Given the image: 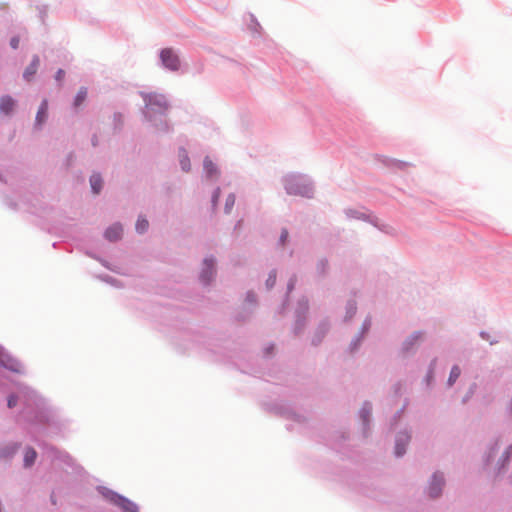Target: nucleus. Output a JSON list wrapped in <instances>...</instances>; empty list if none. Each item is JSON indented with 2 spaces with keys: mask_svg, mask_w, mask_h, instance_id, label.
<instances>
[{
  "mask_svg": "<svg viewBox=\"0 0 512 512\" xmlns=\"http://www.w3.org/2000/svg\"><path fill=\"white\" fill-rule=\"evenodd\" d=\"M276 282V274L271 273L266 281L268 287H273Z\"/></svg>",
  "mask_w": 512,
  "mask_h": 512,
  "instance_id": "obj_19",
  "label": "nucleus"
},
{
  "mask_svg": "<svg viewBox=\"0 0 512 512\" xmlns=\"http://www.w3.org/2000/svg\"><path fill=\"white\" fill-rule=\"evenodd\" d=\"M460 368L458 366H453L452 369H451V372H450V376H449V379H448V383L449 385H453L455 383V381L459 378L460 376Z\"/></svg>",
  "mask_w": 512,
  "mask_h": 512,
  "instance_id": "obj_15",
  "label": "nucleus"
},
{
  "mask_svg": "<svg viewBox=\"0 0 512 512\" xmlns=\"http://www.w3.org/2000/svg\"><path fill=\"white\" fill-rule=\"evenodd\" d=\"M86 97H87V89L81 88L75 97L74 106L76 108L79 107L85 101Z\"/></svg>",
  "mask_w": 512,
  "mask_h": 512,
  "instance_id": "obj_13",
  "label": "nucleus"
},
{
  "mask_svg": "<svg viewBox=\"0 0 512 512\" xmlns=\"http://www.w3.org/2000/svg\"><path fill=\"white\" fill-rule=\"evenodd\" d=\"M17 451V445L11 444L0 449V458L7 459Z\"/></svg>",
  "mask_w": 512,
  "mask_h": 512,
  "instance_id": "obj_12",
  "label": "nucleus"
},
{
  "mask_svg": "<svg viewBox=\"0 0 512 512\" xmlns=\"http://www.w3.org/2000/svg\"><path fill=\"white\" fill-rule=\"evenodd\" d=\"M10 45L13 49H17L18 48V45H19V38L18 37H13L10 41Z\"/></svg>",
  "mask_w": 512,
  "mask_h": 512,
  "instance_id": "obj_22",
  "label": "nucleus"
},
{
  "mask_svg": "<svg viewBox=\"0 0 512 512\" xmlns=\"http://www.w3.org/2000/svg\"><path fill=\"white\" fill-rule=\"evenodd\" d=\"M163 65L170 70H178L180 66V60L178 55L170 48H165L160 54Z\"/></svg>",
  "mask_w": 512,
  "mask_h": 512,
  "instance_id": "obj_1",
  "label": "nucleus"
},
{
  "mask_svg": "<svg viewBox=\"0 0 512 512\" xmlns=\"http://www.w3.org/2000/svg\"><path fill=\"white\" fill-rule=\"evenodd\" d=\"M511 452H512V446H509V447L506 449L505 453H504V455H505V460H506V461H507V460H509L510 455H511Z\"/></svg>",
  "mask_w": 512,
  "mask_h": 512,
  "instance_id": "obj_24",
  "label": "nucleus"
},
{
  "mask_svg": "<svg viewBox=\"0 0 512 512\" xmlns=\"http://www.w3.org/2000/svg\"><path fill=\"white\" fill-rule=\"evenodd\" d=\"M287 237H288V232L286 230H283L281 237H280L281 242L284 243L286 241Z\"/></svg>",
  "mask_w": 512,
  "mask_h": 512,
  "instance_id": "obj_25",
  "label": "nucleus"
},
{
  "mask_svg": "<svg viewBox=\"0 0 512 512\" xmlns=\"http://www.w3.org/2000/svg\"><path fill=\"white\" fill-rule=\"evenodd\" d=\"M7 404L9 408L15 407L17 405V397L15 395H10Z\"/></svg>",
  "mask_w": 512,
  "mask_h": 512,
  "instance_id": "obj_20",
  "label": "nucleus"
},
{
  "mask_svg": "<svg viewBox=\"0 0 512 512\" xmlns=\"http://www.w3.org/2000/svg\"><path fill=\"white\" fill-rule=\"evenodd\" d=\"M204 170H205L207 176L210 178H212L213 176H215L217 174L216 166L208 157H206L204 159Z\"/></svg>",
  "mask_w": 512,
  "mask_h": 512,
  "instance_id": "obj_11",
  "label": "nucleus"
},
{
  "mask_svg": "<svg viewBox=\"0 0 512 512\" xmlns=\"http://www.w3.org/2000/svg\"><path fill=\"white\" fill-rule=\"evenodd\" d=\"M15 107V101L10 96H3L0 99V111L9 114Z\"/></svg>",
  "mask_w": 512,
  "mask_h": 512,
  "instance_id": "obj_7",
  "label": "nucleus"
},
{
  "mask_svg": "<svg viewBox=\"0 0 512 512\" xmlns=\"http://www.w3.org/2000/svg\"><path fill=\"white\" fill-rule=\"evenodd\" d=\"M102 178L99 174H93L90 177V185L92 188V191L95 194H98L102 189Z\"/></svg>",
  "mask_w": 512,
  "mask_h": 512,
  "instance_id": "obj_10",
  "label": "nucleus"
},
{
  "mask_svg": "<svg viewBox=\"0 0 512 512\" xmlns=\"http://www.w3.org/2000/svg\"><path fill=\"white\" fill-rule=\"evenodd\" d=\"M403 438L405 440V443L409 440V436H407V435H404Z\"/></svg>",
  "mask_w": 512,
  "mask_h": 512,
  "instance_id": "obj_30",
  "label": "nucleus"
},
{
  "mask_svg": "<svg viewBox=\"0 0 512 512\" xmlns=\"http://www.w3.org/2000/svg\"><path fill=\"white\" fill-rule=\"evenodd\" d=\"M64 75H65V72H64L62 69H60V70H58V72L56 73V79L60 81V80H62V79H63Z\"/></svg>",
  "mask_w": 512,
  "mask_h": 512,
  "instance_id": "obj_23",
  "label": "nucleus"
},
{
  "mask_svg": "<svg viewBox=\"0 0 512 512\" xmlns=\"http://www.w3.org/2000/svg\"><path fill=\"white\" fill-rule=\"evenodd\" d=\"M47 111H48V102H47V100H43V102L41 103V105L38 109L37 115H36L37 124L41 125L42 123H44V121L47 118Z\"/></svg>",
  "mask_w": 512,
  "mask_h": 512,
  "instance_id": "obj_8",
  "label": "nucleus"
},
{
  "mask_svg": "<svg viewBox=\"0 0 512 512\" xmlns=\"http://www.w3.org/2000/svg\"><path fill=\"white\" fill-rule=\"evenodd\" d=\"M214 260L213 259H205L204 260V268L201 273V280L207 284L212 279L214 275Z\"/></svg>",
  "mask_w": 512,
  "mask_h": 512,
  "instance_id": "obj_5",
  "label": "nucleus"
},
{
  "mask_svg": "<svg viewBox=\"0 0 512 512\" xmlns=\"http://www.w3.org/2000/svg\"><path fill=\"white\" fill-rule=\"evenodd\" d=\"M157 104L161 107H165L166 106L165 99L163 97H160V99L157 101Z\"/></svg>",
  "mask_w": 512,
  "mask_h": 512,
  "instance_id": "obj_26",
  "label": "nucleus"
},
{
  "mask_svg": "<svg viewBox=\"0 0 512 512\" xmlns=\"http://www.w3.org/2000/svg\"><path fill=\"white\" fill-rule=\"evenodd\" d=\"M444 485V479L442 475L434 474L432 481L429 485L428 491L431 498H436L441 494L442 487Z\"/></svg>",
  "mask_w": 512,
  "mask_h": 512,
  "instance_id": "obj_3",
  "label": "nucleus"
},
{
  "mask_svg": "<svg viewBox=\"0 0 512 512\" xmlns=\"http://www.w3.org/2000/svg\"><path fill=\"white\" fill-rule=\"evenodd\" d=\"M39 66V58L35 56L30 65L25 69L23 77L27 81H31L33 76L36 74Z\"/></svg>",
  "mask_w": 512,
  "mask_h": 512,
  "instance_id": "obj_6",
  "label": "nucleus"
},
{
  "mask_svg": "<svg viewBox=\"0 0 512 512\" xmlns=\"http://www.w3.org/2000/svg\"><path fill=\"white\" fill-rule=\"evenodd\" d=\"M180 164L184 171L190 170V160L186 154L180 156Z\"/></svg>",
  "mask_w": 512,
  "mask_h": 512,
  "instance_id": "obj_17",
  "label": "nucleus"
},
{
  "mask_svg": "<svg viewBox=\"0 0 512 512\" xmlns=\"http://www.w3.org/2000/svg\"><path fill=\"white\" fill-rule=\"evenodd\" d=\"M220 196V189L217 188L213 194V197H212V202H213V205L215 206L217 201H218V198Z\"/></svg>",
  "mask_w": 512,
  "mask_h": 512,
  "instance_id": "obj_21",
  "label": "nucleus"
},
{
  "mask_svg": "<svg viewBox=\"0 0 512 512\" xmlns=\"http://www.w3.org/2000/svg\"><path fill=\"white\" fill-rule=\"evenodd\" d=\"M293 286H294V282H293V281H291V282L289 283V285H288L289 290H292Z\"/></svg>",
  "mask_w": 512,
  "mask_h": 512,
  "instance_id": "obj_29",
  "label": "nucleus"
},
{
  "mask_svg": "<svg viewBox=\"0 0 512 512\" xmlns=\"http://www.w3.org/2000/svg\"><path fill=\"white\" fill-rule=\"evenodd\" d=\"M122 235H123V228H122L121 224H119V223L111 225L105 231V238L111 242L120 240L122 238Z\"/></svg>",
  "mask_w": 512,
  "mask_h": 512,
  "instance_id": "obj_4",
  "label": "nucleus"
},
{
  "mask_svg": "<svg viewBox=\"0 0 512 512\" xmlns=\"http://www.w3.org/2000/svg\"><path fill=\"white\" fill-rule=\"evenodd\" d=\"M149 223L147 219L139 217V219L136 222V230L139 233H143L148 229Z\"/></svg>",
  "mask_w": 512,
  "mask_h": 512,
  "instance_id": "obj_14",
  "label": "nucleus"
},
{
  "mask_svg": "<svg viewBox=\"0 0 512 512\" xmlns=\"http://www.w3.org/2000/svg\"><path fill=\"white\" fill-rule=\"evenodd\" d=\"M235 204V195L234 194H229L226 198V202H225V212L226 213H230L233 206Z\"/></svg>",
  "mask_w": 512,
  "mask_h": 512,
  "instance_id": "obj_16",
  "label": "nucleus"
},
{
  "mask_svg": "<svg viewBox=\"0 0 512 512\" xmlns=\"http://www.w3.org/2000/svg\"><path fill=\"white\" fill-rule=\"evenodd\" d=\"M413 338H415L416 340L420 339L421 338V333H417L413 336Z\"/></svg>",
  "mask_w": 512,
  "mask_h": 512,
  "instance_id": "obj_28",
  "label": "nucleus"
},
{
  "mask_svg": "<svg viewBox=\"0 0 512 512\" xmlns=\"http://www.w3.org/2000/svg\"><path fill=\"white\" fill-rule=\"evenodd\" d=\"M402 441V438H399L397 440V443H396V447H395V453L397 456H402L405 452V443L402 445L400 442Z\"/></svg>",
  "mask_w": 512,
  "mask_h": 512,
  "instance_id": "obj_18",
  "label": "nucleus"
},
{
  "mask_svg": "<svg viewBox=\"0 0 512 512\" xmlns=\"http://www.w3.org/2000/svg\"><path fill=\"white\" fill-rule=\"evenodd\" d=\"M106 497L115 505L119 506L124 512H137V506L130 500L114 493L109 492Z\"/></svg>",
  "mask_w": 512,
  "mask_h": 512,
  "instance_id": "obj_2",
  "label": "nucleus"
},
{
  "mask_svg": "<svg viewBox=\"0 0 512 512\" xmlns=\"http://www.w3.org/2000/svg\"><path fill=\"white\" fill-rule=\"evenodd\" d=\"M36 458H37L36 451L31 447L26 448L25 452H24V466L25 467L32 466L34 464Z\"/></svg>",
  "mask_w": 512,
  "mask_h": 512,
  "instance_id": "obj_9",
  "label": "nucleus"
},
{
  "mask_svg": "<svg viewBox=\"0 0 512 512\" xmlns=\"http://www.w3.org/2000/svg\"><path fill=\"white\" fill-rule=\"evenodd\" d=\"M287 191H288V193H290V194H291V193H296V191H294V190H293V187H292L291 185H288V186H287Z\"/></svg>",
  "mask_w": 512,
  "mask_h": 512,
  "instance_id": "obj_27",
  "label": "nucleus"
}]
</instances>
